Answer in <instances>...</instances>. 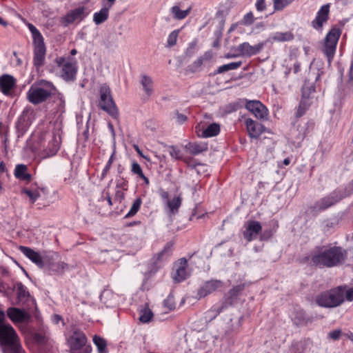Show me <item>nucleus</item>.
I'll use <instances>...</instances> for the list:
<instances>
[{"label": "nucleus", "mask_w": 353, "mask_h": 353, "mask_svg": "<svg viewBox=\"0 0 353 353\" xmlns=\"http://www.w3.org/2000/svg\"><path fill=\"white\" fill-rule=\"evenodd\" d=\"M347 256L345 250L339 246L316 248L310 256L311 263L319 267L332 268L345 263Z\"/></svg>", "instance_id": "f257e3e1"}, {"label": "nucleus", "mask_w": 353, "mask_h": 353, "mask_svg": "<svg viewBox=\"0 0 353 353\" xmlns=\"http://www.w3.org/2000/svg\"><path fill=\"white\" fill-rule=\"evenodd\" d=\"M4 319V313L0 312V345L6 347L9 353H24L16 331Z\"/></svg>", "instance_id": "f03ea898"}, {"label": "nucleus", "mask_w": 353, "mask_h": 353, "mask_svg": "<svg viewBox=\"0 0 353 353\" xmlns=\"http://www.w3.org/2000/svg\"><path fill=\"white\" fill-rule=\"evenodd\" d=\"M55 91L56 88L52 83L40 80L34 82L30 86L27 92V98L31 103L37 105L45 102Z\"/></svg>", "instance_id": "7ed1b4c3"}, {"label": "nucleus", "mask_w": 353, "mask_h": 353, "mask_svg": "<svg viewBox=\"0 0 353 353\" xmlns=\"http://www.w3.org/2000/svg\"><path fill=\"white\" fill-rule=\"evenodd\" d=\"M345 287L338 286L330 290L323 292L316 296V304L323 307H335L344 301Z\"/></svg>", "instance_id": "20e7f679"}, {"label": "nucleus", "mask_w": 353, "mask_h": 353, "mask_svg": "<svg viewBox=\"0 0 353 353\" xmlns=\"http://www.w3.org/2000/svg\"><path fill=\"white\" fill-rule=\"evenodd\" d=\"M99 107L113 119L119 117V110L111 94V90L106 83L101 85L99 89Z\"/></svg>", "instance_id": "39448f33"}, {"label": "nucleus", "mask_w": 353, "mask_h": 353, "mask_svg": "<svg viewBox=\"0 0 353 353\" xmlns=\"http://www.w3.org/2000/svg\"><path fill=\"white\" fill-rule=\"evenodd\" d=\"M245 288V283H241L234 286L225 295V301L219 306H213L212 310L207 312L210 319L215 318L228 305H231L234 300L241 294Z\"/></svg>", "instance_id": "423d86ee"}, {"label": "nucleus", "mask_w": 353, "mask_h": 353, "mask_svg": "<svg viewBox=\"0 0 353 353\" xmlns=\"http://www.w3.org/2000/svg\"><path fill=\"white\" fill-rule=\"evenodd\" d=\"M341 34V31L339 28H333L329 31L325 37L323 52L327 59L329 65L331 64L334 56L336 44Z\"/></svg>", "instance_id": "0eeeda50"}, {"label": "nucleus", "mask_w": 353, "mask_h": 353, "mask_svg": "<svg viewBox=\"0 0 353 353\" xmlns=\"http://www.w3.org/2000/svg\"><path fill=\"white\" fill-rule=\"evenodd\" d=\"M341 194L334 190L333 192L330 193L326 196L319 199L316 202L314 203L312 208L316 211H322L325 210L327 208L334 205V204L339 202L341 199Z\"/></svg>", "instance_id": "6e6552de"}, {"label": "nucleus", "mask_w": 353, "mask_h": 353, "mask_svg": "<svg viewBox=\"0 0 353 353\" xmlns=\"http://www.w3.org/2000/svg\"><path fill=\"white\" fill-rule=\"evenodd\" d=\"M59 65H62L61 77L67 81H73L75 79L77 72V65L75 61L65 62L64 58H59L57 60Z\"/></svg>", "instance_id": "1a4fd4ad"}, {"label": "nucleus", "mask_w": 353, "mask_h": 353, "mask_svg": "<svg viewBox=\"0 0 353 353\" xmlns=\"http://www.w3.org/2000/svg\"><path fill=\"white\" fill-rule=\"evenodd\" d=\"M86 10V8L84 6H79L75 9L71 10L61 18V23L63 26L66 27L74 21H82L88 14Z\"/></svg>", "instance_id": "9d476101"}, {"label": "nucleus", "mask_w": 353, "mask_h": 353, "mask_svg": "<svg viewBox=\"0 0 353 353\" xmlns=\"http://www.w3.org/2000/svg\"><path fill=\"white\" fill-rule=\"evenodd\" d=\"M68 344L72 352L79 350L85 346L87 338L85 334L77 328L72 330V334L68 339Z\"/></svg>", "instance_id": "9b49d317"}, {"label": "nucleus", "mask_w": 353, "mask_h": 353, "mask_svg": "<svg viewBox=\"0 0 353 353\" xmlns=\"http://www.w3.org/2000/svg\"><path fill=\"white\" fill-rule=\"evenodd\" d=\"M243 228V237L248 242L256 239L262 230L261 223L257 221H248L245 222Z\"/></svg>", "instance_id": "f8f14e48"}, {"label": "nucleus", "mask_w": 353, "mask_h": 353, "mask_svg": "<svg viewBox=\"0 0 353 353\" xmlns=\"http://www.w3.org/2000/svg\"><path fill=\"white\" fill-rule=\"evenodd\" d=\"M20 251L35 263L39 268H44L47 264V256H41L40 254L35 252L34 250L21 245L19 247Z\"/></svg>", "instance_id": "ddd939ff"}, {"label": "nucleus", "mask_w": 353, "mask_h": 353, "mask_svg": "<svg viewBox=\"0 0 353 353\" xmlns=\"http://www.w3.org/2000/svg\"><path fill=\"white\" fill-rule=\"evenodd\" d=\"M245 107L258 119H264L268 116V109L259 101H246Z\"/></svg>", "instance_id": "4468645a"}, {"label": "nucleus", "mask_w": 353, "mask_h": 353, "mask_svg": "<svg viewBox=\"0 0 353 353\" xmlns=\"http://www.w3.org/2000/svg\"><path fill=\"white\" fill-rule=\"evenodd\" d=\"M34 59L33 63L36 68H39L44 63L46 57V46L43 39L39 41H34Z\"/></svg>", "instance_id": "2eb2a0df"}, {"label": "nucleus", "mask_w": 353, "mask_h": 353, "mask_svg": "<svg viewBox=\"0 0 353 353\" xmlns=\"http://www.w3.org/2000/svg\"><path fill=\"white\" fill-rule=\"evenodd\" d=\"M188 261L185 258H181L175 265L176 270L172 273V278L176 282H181L189 276L187 271Z\"/></svg>", "instance_id": "dca6fc26"}, {"label": "nucleus", "mask_w": 353, "mask_h": 353, "mask_svg": "<svg viewBox=\"0 0 353 353\" xmlns=\"http://www.w3.org/2000/svg\"><path fill=\"white\" fill-rule=\"evenodd\" d=\"M248 134L251 138L258 139L264 132V126L252 119L245 121Z\"/></svg>", "instance_id": "f3484780"}, {"label": "nucleus", "mask_w": 353, "mask_h": 353, "mask_svg": "<svg viewBox=\"0 0 353 353\" xmlns=\"http://www.w3.org/2000/svg\"><path fill=\"white\" fill-rule=\"evenodd\" d=\"M7 315L13 322L17 323L28 321L30 319V316L28 313L17 307L8 308Z\"/></svg>", "instance_id": "a211bd4d"}, {"label": "nucleus", "mask_w": 353, "mask_h": 353, "mask_svg": "<svg viewBox=\"0 0 353 353\" xmlns=\"http://www.w3.org/2000/svg\"><path fill=\"white\" fill-rule=\"evenodd\" d=\"M223 282L219 280H212L207 281L199 290L198 294L200 297H205L208 294H211L219 288H221Z\"/></svg>", "instance_id": "6ab92c4d"}, {"label": "nucleus", "mask_w": 353, "mask_h": 353, "mask_svg": "<svg viewBox=\"0 0 353 353\" xmlns=\"http://www.w3.org/2000/svg\"><path fill=\"white\" fill-rule=\"evenodd\" d=\"M329 4L323 5L317 12L315 19L312 21V26L316 29L322 28L323 23L328 19Z\"/></svg>", "instance_id": "aec40b11"}, {"label": "nucleus", "mask_w": 353, "mask_h": 353, "mask_svg": "<svg viewBox=\"0 0 353 353\" xmlns=\"http://www.w3.org/2000/svg\"><path fill=\"white\" fill-rule=\"evenodd\" d=\"M294 39V34L292 31H286L284 32H276L272 34L267 40L266 42H286L291 41Z\"/></svg>", "instance_id": "412c9836"}, {"label": "nucleus", "mask_w": 353, "mask_h": 353, "mask_svg": "<svg viewBox=\"0 0 353 353\" xmlns=\"http://www.w3.org/2000/svg\"><path fill=\"white\" fill-rule=\"evenodd\" d=\"M15 85L14 78L10 74H3L0 77V90L8 94Z\"/></svg>", "instance_id": "4be33fe9"}, {"label": "nucleus", "mask_w": 353, "mask_h": 353, "mask_svg": "<svg viewBox=\"0 0 353 353\" xmlns=\"http://www.w3.org/2000/svg\"><path fill=\"white\" fill-rule=\"evenodd\" d=\"M17 289V303L20 305L23 304L30 298V295L27 288L21 282H17L15 285Z\"/></svg>", "instance_id": "5701e85b"}, {"label": "nucleus", "mask_w": 353, "mask_h": 353, "mask_svg": "<svg viewBox=\"0 0 353 353\" xmlns=\"http://www.w3.org/2000/svg\"><path fill=\"white\" fill-rule=\"evenodd\" d=\"M170 156L175 159L183 160L189 167L194 168L199 163H196L194 159L191 158H183L181 152L179 149L174 145L168 146Z\"/></svg>", "instance_id": "b1692460"}, {"label": "nucleus", "mask_w": 353, "mask_h": 353, "mask_svg": "<svg viewBox=\"0 0 353 353\" xmlns=\"http://www.w3.org/2000/svg\"><path fill=\"white\" fill-rule=\"evenodd\" d=\"M314 123L312 121L299 124L297 126L298 134L296 138L299 140H303L304 138L314 130Z\"/></svg>", "instance_id": "393cba45"}, {"label": "nucleus", "mask_w": 353, "mask_h": 353, "mask_svg": "<svg viewBox=\"0 0 353 353\" xmlns=\"http://www.w3.org/2000/svg\"><path fill=\"white\" fill-rule=\"evenodd\" d=\"M242 319L243 316L231 318L226 324L225 335L230 336L236 333L241 327Z\"/></svg>", "instance_id": "a878e982"}, {"label": "nucleus", "mask_w": 353, "mask_h": 353, "mask_svg": "<svg viewBox=\"0 0 353 353\" xmlns=\"http://www.w3.org/2000/svg\"><path fill=\"white\" fill-rule=\"evenodd\" d=\"M60 148L59 139L56 136H53L52 140L49 142L48 148L43 151V157H50L55 155Z\"/></svg>", "instance_id": "bb28decb"}, {"label": "nucleus", "mask_w": 353, "mask_h": 353, "mask_svg": "<svg viewBox=\"0 0 353 353\" xmlns=\"http://www.w3.org/2000/svg\"><path fill=\"white\" fill-rule=\"evenodd\" d=\"M68 264L63 262H54L52 258L47 256V264L44 269L49 272H60L68 268Z\"/></svg>", "instance_id": "cd10ccee"}, {"label": "nucleus", "mask_w": 353, "mask_h": 353, "mask_svg": "<svg viewBox=\"0 0 353 353\" xmlns=\"http://www.w3.org/2000/svg\"><path fill=\"white\" fill-rule=\"evenodd\" d=\"M140 83L148 99L153 93V81L152 78L146 74H142Z\"/></svg>", "instance_id": "c85d7f7f"}, {"label": "nucleus", "mask_w": 353, "mask_h": 353, "mask_svg": "<svg viewBox=\"0 0 353 353\" xmlns=\"http://www.w3.org/2000/svg\"><path fill=\"white\" fill-rule=\"evenodd\" d=\"M109 6L102 8L99 12H95L93 15V21L96 25H99L105 22L109 16Z\"/></svg>", "instance_id": "c756f323"}, {"label": "nucleus", "mask_w": 353, "mask_h": 353, "mask_svg": "<svg viewBox=\"0 0 353 353\" xmlns=\"http://www.w3.org/2000/svg\"><path fill=\"white\" fill-rule=\"evenodd\" d=\"M28 167L23 164H19L16 166L14 170V176L16 178L29 181H30L32 176L30 174L27 173Z\"/></svg>", "instance_id": "7c9ffc66"}, {"label": "nucleus", "mask_w": 353, "mask_h": 353, "mask_svg": "<svg viewBox=\"0 0 353 353\" xmlns=\"http://www.w3.org/2000/svg\"><path fill=\"white\" fill-rule=\"evenodd\" d=\"M185 148L193 155H197L208 150V145L204 143H189L185 145Z\"/></svg>", "instance_id": "2f4dec72"}, {"label": "nucleus", "mask_w": 353, "mask_h": 353, "mask_svg": "<svg viewBox=\"0 0 353 353\" xmlns=\"http://www.w3.org/2000/svg\"><path fill=\"white\" fill-rule=\"evenodd\" d=\"M315 92V86L313 83H310V82L305 81L303 88H302V99H304L308 101H311L313 97V94Z\"/></svg>", "instance_id": "473e14b6"}, {"label": "nucleus", "mask_w": 353, "mask_h": 353, "mask_svg": "<svg viewBox=\"0 0 353 353\" xmlns=\"http://www.w3.org/2000/svg\"><path fill=\"white\" fill-rule=\"evenodd\" d=\"M220 132V125L218 123H213L210 124L202 132V137L204 138L212 137L219 134Z\"/></svg>", "instance_id": "72a5a7b5"}, {"label": "nucleus", "mask_w": 353, "mask_h": 353, "mask_svg": "<svg viewBox=\"0 0 353 353\" xmlns=\"http://www.w3.org/2000/svg\"><path fill=\"white\" fill-rule=\"evenodd\" d=\"M170 10L174 19L176 20H182L190 14L191 8L190 7L185 10H182L178 6H174L171 8Z\"/></svg>", "instance_id": "f704fd0d"}, {"label": "nucleus", "mask_w": 353, "mask_h": 353, "mask_svg": "<svg viewBox=\"0 0 353 353\" xmlns=\"http://www.w3.org/2000/svg\"><path fill=\"white\" fill-rule=\"evenodd\" d=\"M242 65V61L232 62L228 64H225L219 66L217 70L214 72V74H221L229 70H236L240 68Z\"/></svg>", "instance_id": "c9c22d12"}, {"label": "nucleus", "mask_w": 353, "mask_h": 353, "mask_svg": "<svg viewBox=\"0 0 353 353\" xmlns=\"http://www.w3.org/2000/svg\"><path fill=\"white\" fill-rule=\"evenodd\" d=\"M93 342L97 346L99 353H107V343L104 339L99 336L95 335L93 337Z\"/></svg>", "instance_id": "e433bc0d"}, {"label": "nucleus", "mask_w": 353, "mask_h": 353, "mask_svg": "<svg viewBox=\"0 0 353 353\" xmlns=\"http://www.w3.org/2000/svg\"><path fill=\"white\" fill-rule=\"evenodd\" d=\"M336 190L341 194L340 198L341 200L345 197L350 196L353 194V179L343 188H337Z\"/></svg>", "instance_id": "4c0bfd02"}, {"label": "nucleus", "mask_w": 353, "mask_h": 353, "mask_svg": "<svg viewBox=\"0 0 353 353\" xmlns=\"http://www.w3.org/2000/svg\"><path fill=\"white\" fill-rule=\"evenodd\" d=\"M172 247V243L171 242L166 243L164 248L157 254V261H161L166 259L170 255Z\"/></svg>", "instance_id": "58836bf2"}, {"label": "nucleus", "mask_w": 353, "mask_h": 353, "mask_svg": "<svg viewBox=\"0 0 353 353\" xmlns=\"http://www.w3.org/2000/svg\"><path fill=\"white\" fill-rule=\"evenodd\" d=\"M181 205V198L180 196H176L172 200L168 201V206L172 214L176 213Z\"/></svg>", "instance_id": "ea45409f"}, {"label": "nucleus", "mask_w": 353, "mask_h": 353, "mask_svg": "<svg viewBox=\"0 0 353 353\" xmlns=\"http://www.w3.org/2000/svg\"><path fill=\"white\" fill-rule=\"evenodd\" d=\"M141 203L142 200L141 198H137L135 199L130 208V211L125 216V218H130L134 216L139 210Z\"/></svg>", "instance_id": "a19ab883"}, {"label": "nucleus", "mask_w": 353, "mask_h": 353, "mask_svg": "<svg viewBox=\"0 0 353 353\" xmlns=\"http://www.w3.org/2000/svg\"><path fill=\"white\" fill-rule=\"evenodd\" d=\"M311 103L312 101H308L301 98L297 111L296 112V117H301V116H303Z\"/></svg>", "instance_id": "79ce46f5"}, {"label": "nucleus", "mask_w": 353, "mask_h": 353, "mask_svg": "<svg viewBox=\"0 0 353 353\" xmlns=\"http://www.w3.org/2000/svg\"><path fill=\"white\" fill-rule=\"evenodd\" d=\"M153 316V313L149 308H144L141 310L139 321L142 323H148Z\"/></svg>", "instance_id": "37998d69"}, {"label": "nucleus", "mask_w": 353, "mask_h": 353, "mask_svg": "<svg viewBox=\"0 0 353 353\" xmlns=\"http://www.w3.org/2000/svg\"><path fill=\"white\" fill-rule=\"evenodd\" d=\"M179 32V30H174L168 35L166 45L168 48H171L176 45Z\"/></svg>", "instance_id": "c03bdc74"}, {"label": "nucleus", "mask_w": 353, "mask_h": 353, "mask_svg": "<svg viewBox=\"0 0 353 353\" xmlns=\"http://www.w3.org/2000/svg\"><path fill=\"white\" fill-rule=\"evenodd\" d=\"M293 0H273L274 11L283 10L287 7Z\"/></svg>", "instance_id": "a18cd8bd"}, {"label": "nucleus", "mask_w": 353, "mask_h": 353, "mask_svg": "<svg viewBox=\"0 0 353 353\" xmlns=\"http://www.w3.org/2000/svg\"><path fill=\"white\" fill-rule=\"evenodd\" d=\"M238 50L242 55L252 56V46L248 42H244L240 44L238 47Z\"/></svg>", "instance_id": "49530a36"}, {"label": "nucleus", "mask_w": 353, "mask_h": 353, "mask_svg": "<svg viewBox=\"0 0 353 353\" xmlns=\"http://www.w3.org/2000/svg\"><path fill=\"white\" fill-rule=\"evenodd\" d=\"M29 29L32 34L33 37V42L34 41H39L40 40L43 39V36L40 33V32L37 29L35 26H34L32 24H29Z\"/></svg>", "instance_id": "de8ad7c7"}, {"label": "nucleus", "mask_w": 353, "mask_h": 353, "mask_svg": "<svg viewBox=\"0 0 353 353\" xmlns=\"http://www.w3.org/2000/svg\"><path fill=\"white\" fill-rule=\"evenodd\" d=\"M22 192L25 193L31 200L32 203H34L37 199L40 196L38 191H32L28 189H23Z\"/></svg>", "instance_id": "09e8293b"}, {"label": "nucleus", "mask_w": 353, "mask_h": 353, "mask_svg": "<svg viewBox=\"0 0 353 353\" xmlns=\"http://www.w3.org/2000/svg\"><path fill=\"white\" fill-rule=\"evenodd\" d=\"M163 306L168 309V310H172L175 308V303L174 300V296L172 294H170L164 301H163Z\"/></svg>", "instance_id": "8fccbe9b"}, {"label": "nucleus", "mask_w": 353, "mask_h": 353, "mask_svg": "<svg viewBox=\"0 0 353 353\" xmlns=\"http://www.w3.org/2000/svg\"><path fill=\"white\" fill-rule=\"evenodd\" d=\"M254 21V17L252 12H249L244 15L242 24L245 26L252 25Z\"/></svg>", "instance_id": "3c124183"}, {"label": "nucleus", "mask_w": 353, "mask_h": 353, "mask_svg": "<svg viewBox=\"0 0 353 353\" xmlns=\"http://www.w3.org/2000/svg\"><path fill=\"white\" fill-rule=\"evenodd\" d=\"M114 152H113V153L112 154V155L110 156L109 160L107 162V164L105 165V168H103V171H102V173H101V179H104L107 174V173L108 172V171L110 170V167L112 165V163L113 162V159H114Z\"/></svg>", "instance_id": "603ef678"}, {"label": "nucleus", "mask_w": 353, "mask_h": 353, "mask_svg": "<svg viewBox=\"0 0 353 353\" xmlns=\"http://www.w3.org/2000/svg\"><path fill=\"white\" fill-rule=\"evenodd\" d=\"M203 57H199L190 65L191 70H193L194 72L196 71L203 65Z\"/></svg>", "instance_id": "864d4df0"}, {"label": "nucleus", "mask_w": 353, "mask_h": 353, "mask_svg": "<svg viewBox=\"0 0 353 353\" xmlns=\"http://www.w3.org/2000/svg\"><path fill=\"white\" fill-rule=\"evenodd\" d=\"M131 170L134 174H137L139 177L141 176H143V172L142 171V169H141L140 165L137 162L132 163Z\"/></svg>", "instance_id": "5fc2aeb1"}, {"label": "nucleus", "mask_w": 353, "mask_h": 353, "mask_svg": "<svg viewBox=\"0 0 353 353\" xmlns=\"http://www.w3.org/2000/svg\"><path fill=\"white\" fill-rule=\"evenodd\" d=\"M341 330H334L328 334V337L334 341L339 340L341 336Z\"/></svg>", "instance_id": "6e6d98bb"}, {"label": "nucleus", "mask_w": 353, "mask_h": 353, "mask_svg": "<svg viewBox=\"0 0 353 353\" xmlns=\"http://www.w3.org/2000/svg\"><path fill=\"white\" fill-rule=\"evenodd\" d=\"M266 43L267 42L265 41V42L259 43L254 46H252L251 54H252V55H254V54H256L257 53L261 52Z\"/></svg>", "instance_id": "4d7b16f0"}, {"label": "nucleus", "mask_w": 353, "mask_h": 353, "mask_svg": "<svg viewBox=\"0 0 353 353\" xmlns=\"http://www.w3.org/2000/svg\"><path fill=\"white\" fill-rule=\"evenodd\" d=\"M345 287V294H344V301L346 300L347 301H353V288H349L347 290V287Z\"/></svg>", "instance_id": "13d9d810"}, {"label": "nucleus", "mask_w": 353, "mask_h": 353, "mask_svg": "<svg viewBox=\"0 0 353 353\" xmlns=\"http://www.w3.org/2000/svg\"><path fill=\"white\" fill-rule=\"evenodd\" d=\"M255 6L257 11H264L266 9L265 0H256Z\"/></svg>", "instance_id": "bf43d9fd"}, {"label": "nucleus", "mask_w": 353, "mask_h": 353, "mask_svg": "<svg viewBox=\"0 0 353 353\" xmlns=\"http://www.w3.org/2000/svg\"><path fill=\"white\" fill-rule=\"evenodd\" d=\"M196 45V43L195 41H193V42H191L190 43H189V46L185 51L186 55H188L189 57H191L193 55V54L194 53Z\"/></svg>", "instance_id": "052dcab7"}, {"label": "nucleus", "mask_w": 353, "mask_h": 353, "mask_svg": "<svg viewBox=\"0 0 353 353\" xmlns=\"http://www.w3.org/2000/svg\"><path fill=\"white\" fill-rule=\"evenodd\" d=\"M175 115L176 121L180 124H182L187 121V117L183 114L179 113L178 111L175 112Z\"/></svg>", "instance_id": "680f3d73"}, {"label": "nucleus", "mask_w": 353, "mask_h": 353, "mask_svg": "<svg viewBox=\"0 0 353 353\" xmlns=\"http://www.w3.org/2000/svg\"><path fill=\"white\" fill-rule=\"evenodd\" d=\"M125 197L124 192L121 190H117L115 193V199L121 202Z\"/></svg>", "instance_id": "e2e57ef3"}, {"label": "nucleus", "mask_w": 353, "mask_h": 353, "mask_svg": "<svg viewBox=\"0 0 353 353\" xmlns=\"http://www.w3.org/2000/svg\"><path fill=\"white\" fill-rule=\"evenodd\" d=\"M52 319L53 323H54L55 324H58L60 321H63L62 317L59 314H54L52 316Z\"/></svg>", "instance_id": "0e129e2a"}, {"label": "nucleus", "mask_w": 353, "mask_h": 353, "mask_svg": "<svg viewBox=\"0 0 353 353\" xmlns=\"http://www.w3.org/2000/svg\"><path fill=\"white\" fill-rule=\"evenodd\" d=\"M110 294V292L109 290H103V291L102 292V293L101 294V296H100L101 301H103V299H104L106 296L109 295Z\"/></svg>", "instance_id": "69168bd1"}, {"label": "nucleus", "mask_w": 353, "mask_h": 353, "mask_svg": "<svg viewBox=\"0 0 353 353\" xmlns=\"http://www.w3.org/2000/svg\"><path fill=\"white\" fill-rule=\"evenodd\" d=\"M301 70V65H300V63H294V73H297L300 71Z\"/></svg>", "instance_id": "338daca9"}, {"label": "nucleus", "mask_w": 353, "mask_h": 353, "mask_svg": "<svg viewBox=\"0 0 353 353\" xmlns=\"http://www.w3.org/2000/svg\"><path fill=\"white\" fill-rule=\"evenodd\" d=\"M6 170V164L3 161L0 162V172H3Z\"/></svg>", "instance_id": "774afa93"}]
</instances>
